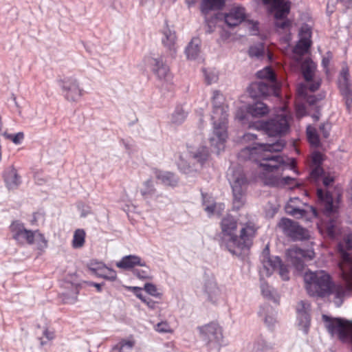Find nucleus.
Segmentation results:
<instances>
[{"label": "nucleus", "mask_w": 352, "mask_h": 352, "mask_svg": "<svg viewBox=\"0 0 352 352\" xmlns=\"http://www.w3.org/2000/svg\"><path fill=\"white\" fill-rule=\"evenodd\" d=\"M292 120V113L286 107H283L268 120L255 123L254 127L269 136L281 137L289 132Z\"/></svg>", "instance_id": "4"}, {"label": "nucleus", "mask_w": 352, "mask_h": 352, "mask_svg": "<svg viewBox=\"0 0 352 352\" xmlns=\"http://www.w3.org/2000/svg\"><path fill=\"white\" fill-rule=\"evenodd\" d=\"M258 228L252 221L241 223L239 235L236 234L234 245H233V248L236 252L230 253L233 255L239 256L242 254L243 251L249 250L253 245V241L257 234Z\"/></svg>", "instance_id": "7"}, {"label": "nucleus", "mask_w": 352, "mask_h": 352, "mask_svg": "<svg viewBox=\"0 0 352 352\" xmlns=\"http://www.w3.org/2000/svg\"><path fill=\"white\" fill-rule=\"evenodd\" d=\"M135 345L133 340H122L113 347V352H130Z\"/></svg>", "instance_id": "37"}, {"label": "nucleus", "mask_w": 352, "mask_h": 352, "mask_svg": "<svg viewBox=\"0 0 352 352\" xmlns=\"http://www.w3.org/2000/svg\"><path fill=\"white\" fill-rule=\"evenodd\" d=\"M307 138L311 146L318 148L320 146V141L316 129L309 125L306 130Z\"/></svg>", "instance_id": "31"}, {"label": "nucleus", "mask_w": 352, "mask_h": 352, "mask_svg": "<svg viewBox=\"0 0 352 352\" xmlns=\"http://www.w3.org/2000/svg\"><path fill=\"white\" fill-rule=\"evenodd\" d=\"M3 135L6 139L11 140L15 144H20L24 139V133L23 132H19L16 134H10L5 132Z\"/></svg>", "instance_id": "42"}, {"label": "nucleus", "mask_w": 352, "mask_h": 352, "mask_svg": "<svg viewBox=\"0 0 352 352\" xmlns=\"http://www.w3.org/2000/svg\"><path fill=\"white\" fill-rule=\"evenodd\" d=\"M261 292L263 296L266 297H270L272 296V292L270 289V287L267 284L263 283L261 285Z\"/></svg>", "instance_id": "59"}, {"label": "nucleus", "mask_w": 352, "mask_h": 352, "mask_svg": "<svg viewBox=\"0 0 352 352\" xmlns=\"http://www.w3.org/2000/svg\"><path fill=\"white\" fill-rule=\"evenodd\" d=\"M129 289L132 291L135 295L142 302L146 301V298L142 294V288L138 287H131Z\"/></svg>", "instance_id": "54"}, {"label": "nucleus", "mask_w": 352, "mask_h": 352, "mask_svg": "<svg viewBox=\"0 0 352 352\" xmlns=\"http://www.w3.org/2000/svg\"><path fill=\"white\" fill-rule=\"evenodd\" d=\"M292 21L289 19H278L275 21V26L282 30H289L292 27Z\"/></svg>", "instance_id": "46"}, {"label": "nucleus", "mask_w": 352, "mask_h": 352, "mask_svg": "<svg viewBox=\"0 0 352 352\" xmlns=\"http://www.w3.org/2000/svg\"><path fill=\"white\" fill-rule=\"evenodd\" d=\"M316 69V65L310 59L305 60L301 65L302 76L306 81H311Z\"/></svg>", "instance_id": "27"}, {"label": "nucleus", "mask_w": 352, "mask_h": 352, "mask_svg": "<svg viewBox=\"0 0 352 352\" xmlns=\"http://www.w3.org/2000/svg\"><path fill=\"white\" fill-rule=\"evenodd\" d=\"M203 71L207 85H210L217 80L218 76L216 74L213 72L208 73L206 69H204Z\"/></svg>", "instance_id": "52"}, {"label": "nucleus", "mask_w": 352, "mask_h": 352, "mask_svg": "<svg viewBox=\"0 0 352 352\" xmlns=\"http://www.w3.org/2000/svg\"><path fill=\"white\" fill-rule=\"evenodd\" d=\"M188 112L182 106H177L171 115V122L174 124L179 125L186 120Z\"/></svg>", "instance_id": "35"}, {"label": "nucleus", "mask_w": 352, "mask_h": 352, "mask_svg": "<svg viewBox=\"0 0 352 352\" xmlns=\"http://www.w3.org/2000/svg\"><path fill=\"white\" fill-rule=\"evenodd\" d=\"M206 291L208 294L210 300H216V296L219 294V289L216 283H210L206 287Z\"/></svg>", "instance_id": "43"}, {"label": "nucleus", "mask_w": 352, "mask_h": 352, "mask_svg": "<svg viewBox=\"0 0 352 352\" xmlns=\"http://www.w3.org/2000/svg\"><path fill=\"white\" fill-rule=\"evenodd\" d=\"M258 78L267 80L269 85H278L276 76L274 70L270 67H266L263 69L257 72Z\"/></svg>", "instance_id": "30"}, {"label": "nucleus", "mask_w": 352, "mask_h": 352, "mask_svg": "<svg viewBox=\"0 0 352 352\" xmlns=\"http://www.w3.org/2000/svg\"><path fill=\"white\" fill-rule=\"evenodd\" d=\"M290 11V6L288 2L284 1L278 7H270V12H274L275 20L287 19Z\"/></svg>", "instance_id": "29"}, {"label": "nucleus", "mask_w": 352, "mask_h": 352, "mask_svg": "<svg viewBox=\"0 0 352 352\" xmlns=\"http://www.w3.org/2000/svg\"><path fill=\"white\" fill-rule=\"evenodd\" d=\"M144 289L146 293L154 297L160 298L162 296V294L159 292L157 287L152 283H146Z\"/></svg>", "instance_id": "45"}, {"label": "nucleus", "mask_w": 352, "mask_h": 352, "mask_svg": "<svg viewBox=\"0 0 352 352\" xmlns=\"http://www.w3.org/2000/svg\"><path fill=\"white\" fill-rule=\"evenodd\" d=\"M104 265V264L102 262L91 261L89 265V269L97 276Z\"/></svg>", "instance_id": "51"}, {"label": "nucleus", "mask_w": 352, "mask_h": 352, "mask_svg": "<svg viewBox=\"0 0 352 352\" xmlns=\"http://www.w3.org/2000/svg\"><path fill=\"white\" fill-rule=\"evenodd\" d=\"M62 89L65 92V98L69 101H77L83 94L76 79L67 78L61 80Z\"/></svg>", "instance_id": "14"}, {"label": "nucleus", "mask_w": 352, "mask_h": 352, "mask_svg": "<svg viewBox=\"0 0 352 352\" xmlns=\"http://www.w3.org/2000/svg\"><path fill=\"white\" fill-rule=\"evenodd\" d=\"M340 195L334 198L329 191H324L321 188L317 189V197L318 203L322 208L324 214L329 218V222L327 223H322L321 229L327 231L330 237L335 236L336 221L334 218L338 213L339 208Z\"/></svg>", "instance_id": "5"}, {"label": "nucleus", "mask_w": 352, "mask_h": 352, "mask_svg": "<svg viewBox=\"0 0 352 352\" xmlns=\"http://www.w3.org/2000/svg\"><path fill=\"white\" fill-rule=\"evenodd\" d=\"M34 234L35 230L27 229L22 234L20 243L25 242L28 245H33L34 243Z\"/></svg>", "instance_id": "44"}, {"label": "nucleus", "mask_w": 352, "mask_h": 352, "mask_svg": "<svg viewBox=\"0 0 352 352\" xmlns=\"http://www.w3.org/2000/svg\"><path fill=\"white\" fill-rule=\"evenodd\" d=\"M341 275L346 287L335 284L331 276L324 270L307 271L304 274L305 287L312 297L324 298L334 294L342 302V298L352 291V256L343 252L339 263ZM327 329L331 334L337 333L342 342L350 338L352 344V320L341 318L329 319Z\"/></svg>", "instance_id": "1"}, {"label": "nucleus", "mask_w": 352, "mask_h": 352, "mask_svg": "<svg viewBox=\"0 0 352 352\" xmlns=\"http://www.w3.org/2000/svg\"><path fill=\"white\" fill-rule=\"evenodd\" d=\"M311 40H307V38H300L296 47H294V53L303 55L307 53L311 46Z\"/></svg>", "instance_id": "38"}, {"label": "nucleus", "mask_w": 352, "mask_h": 352, "mask_svg": "<svg viewBox=\"0 0 352 352\" xmlns=\"http://www.w3.org/2000/svg\"><path fill=\"white\" fill-rule=\"evenodd\" d=\"M164 38H162V43L164 47H167L171 55H173L176 52V35L174 32L170 30H166L163 32Z\"/></svg>", "instance_id": "25"}, {"label": "nucleus", "mask_w": 352, "mask_h": 352, "mask_svg": "<svg viewBox=\"0 0 352 352\" xmlns=\"http://www.w3.org/2000/svg\"><path fill=\"white\" fill-rule=\"evenodd\" d=\"M300 199L298 197L290 199L289 201L287 203L285 210L286 212L294 217L296 218H302L305 217L308 220L311 219L309 216L310 213L312 217H317L318 214L317 210L312 207L309 206L308 210L301 209L298 207L295 206V204L298 202Z\"/></svg>", "instance_id": "15"}, {"label": "nucleus", "mask_w": 352, "mask_h": 352, "mask_svg": "<svg viewBox=\"0 0 352 352\" xmlns=\"http://www.w3.org/2000/svg\"><path fill=\"white\" fill-rule=\"evenodd\" d=\"M296 114L298 118H300L306 115V109L303 104L296 105Z\"/></svg>", "instance_id": "56"}, {"label": "nucleus", "mask_w": 352, "mask_h": 352, "mask_svg": "<svg viewBox=\"0 0 352 352\" xmlns=\"http://www.w3.org/2000/svg\"><path fill=\"white\" fill-rule=\"evenodd\" d=\"M319 130L324 138H327L329 136L330 127L329 124L325 123L320 124Z\"/></svg>", "instance_id": "55"}, {"label": "nucleus", "mask_w": 352, "mask_h": 352, "mask_svg": "<svg viewBox=\"0 0 352 352\" xmlns=\"http://www.w3.org/2000/svg\"><path fill=\"white\" fill-rule=\"evenodd\" d=\"M263 271L267 276H270L274 271L278 270L280 276L283 280L289 279L287 267L282 263L279 257H268L263 261Z\"/></svg>", "instance_id": "11"}, {"label": "nucleus", "mask_w": 352, "mask_h": 352, "mask_svg": "<svg viewBox=\"0 0 352 352\" xmlns=\"http://www.w3.org/2000/svg\"><path fill=\"white\" fill-rule=\"evenodd\" d=\"M300 36L302 38H307V40H311V29L307 25L302 26L300 31Z\"/></svg>", "instance_id": "53"}, {"label": "nucleus", "mask_w": 352, "mask_h": 352, "mask_svg": "<svg viewBox=\"0 0 352 352\" xmlns=\"http://www.w3.org/2000/svg\"><path fill=\"white\" fill-rule=\"evenodd\" d=\"M288 254L292 258L293 264L297 269L303 267L302 259L311 260L315 253L311 250H303L298 247H293L288 250Z\"/></svg>", "instance_id": "16"}, {"label": "nucleus", "mask_w": 352, "mask_h": 352, "mask_svg": "<svg viewBox=\"0 0 352 352\" xmlns=\"http://www.w3.org/2000/svg\"><path fill=\"white\" fill-rule=\"evenodd\" d=\"M220 245L230 252H235L233 248L236 236L237 220L231 215L224 217L220 223Z\"/></svg>", "instance_id": "8"}, {"label": "nucleus", "mask_w": 352, "mask_h": 352, "mask_svg": "<svg viewBox=\"0 0 352 352\" xmlns=\"http://www.w3.org/2000/svg\"><path fill=\"white\" fill-rule=\"evenodd\" d=\"M307 82H309V89L312 91H315L316 90L318 89V88L320 86V80H314V78L312 79L311 81Z\"/></svg>", "instance_id": "58"}, {"label": "nucleus", "mask_w": 352, "mask_h": 352, "mask_svg": "<svg viewBox=\"0 0 352 352\" xmlns=\"http://www.w3.org/2000/svg\"><path fill=\"white\" fill-rule=\"evenodd\" d=\"M224 5V0H203L200 9L203 14H206L210 10H221Z\"/></svg>", "instance_id": "26"}, {"label": "nucleus", "mask_w": 352, "mask_h": 352, "mask_svg": "<svg viewBox=\"0 0 352 352\" xmlns=\"http://www.w3.org/2000/svg\"><path fill=\"white\" fill-rule=\"evenodd\" d=\"M36 250L41 253L45 252V249L48 247V241L45 236L44 234L41 233L39 230H35L34 234V243Z\"/></svg>", "instance_id": "33"}, {"label": "nucleus", "mask_w": 352, "mask_h": 352, "mask_svg": "<svg viewBox=\"0 0 352 352\" xmlns=\"http://www.w3.org/2000/svg\"><path fill=\"white\" fill-rule=\"evenodd\" d=\"M203 204L205 206V210L210 215L215 213L217 210L218 213L224 210L223 204H217L213 199L206 193H202Z\"/></svg>", "instance_id": "23"}, {"label": "nucleus", "mask_w": 352, "mask_h": 352, "mask_svg": "<svg viewBox=\"0 0 352 352\" xmlns=\"http://www.w3.org/2000/svg\"><path fill=\"white\" fill-rule=\"evenodd\" d=\"M285 146L283 140L273 144H258L256 146L245 147L238 155L241 160H251L258 164V177L265 185L278 186L283 185L298 186L296 181L290 177H281L285 162L283 157L274 155L272 152H280Z\"/></svg>", "instance_id": "2"}, {"label": "nucleus", "mask_w": 352, "mask_h": 352, "mask_svg": "<svg viewBox=\"0 0 352 352\" xmlns=\"http://www.w3.org/2000/svg\"><path fill=\"white\" fill-rule=\"evenodd\" d=\"M151 70L157 78L162 83L168 85L173 84V75L170 68L166 65L161 58L151 59Z\"/></svg>", "instance_id": "13"}, {"label": "nucleus", "mask_w": 352, "mask_h": 352, "mask_svg": "<svg viewBox=\"0 0 352 352\" xmlns=\"http://www.w3.org/2000/svg\"><path fill=\"white\" fill-rule=\"evenodd\" d=\"M191 157L201 165L209 158V152L206 146H201L197 151L190 152Z\"/></svg>", "instance_id": "32"}, {"label": "nucleus", "mask_w": 352, "mask_h": 352, "mask_svg": "<svg viewBox=\"0 0 352 352\" xmlns=\"http://www.w3.org/2000/svg\"><path fill=\"white\" fill-rule=\"evenodd\" d=\"M228 180L232 191L233 207L239 210L245 204L249 181L241 169L232 170Z\"/></svg>", "instance_id": "6"}, {"label": "nucleus", "mask_w": 352, "mask_h": 352, "mask_svg": "<svg viewBox=\"0 0 352 352\" xmlns=\"http://www.w3.org/2000/svg\"><path fill=\"white\" fill-rule=\"evenodd\" d=\"M247 110L250 114L256 118L263 117L270 111L269 107L262 102H256L250 104Z\"/></svg>", "instance_id": "24"}, {"label": "nucleus", "mask_w": 352, "mask_h": 352, "mask_svg": "<svg viewBox=\"0 0 352 352\" xmlns=\"http://www.w3.org/2000/svg\"><path fill=\"white\" fill-rule=\"evenodd\" d=\"M154 329L159 333H173V329L166 321L157 323Z\"/></svg>", "instance_id": "48"}, {"label": "nucleus", "mask_w": 352, "mask_h": 352, "mask_svg": "<svg viewBox=\"0 0 352 352\" xmlns=\"http://www.w3.org/2000/svg\"><path fill=\"white\" fill-rule=\"evenodd\" d=\"M256 139V135L250 133H245L243 137V140L244 142L255 140Z\"/></svg>", "instance_id": "61"}, {"label": "nucleus", "mask_w": 352, "mask_h": 352, "mask_svg": "<svg viewBox=\"0 0 352 352\" xmlns=\"http://www.w3.org/2000/svg\"><path fill=\"white\" fill-rule=\"evenodd\" d=\"M43 336L48 340H52L55 338L54 331L45 329L43 331Z\"/></svg>", "instance_id": "60"}, {"label": "nucleus", "mask_w": 352, "mask_h": 352, "mask_svg": "<svg viewBox=\"0 0 352 352\" xmlns=\"http://www.w3.org/2000/svg\"><path fill=\"white\" fill-rule=\"evenodd\" d=\"M330 61L331 60L329 57H323L322 60V65L327 73L328 72L329 70V65L330 64Z\"/></svg>", "instance_id": "62"}, {"label": "nucleus", "mask_w": 352, "mask_h": 352, "mask_svg": "<svg viewBox=\"0 0 352 352\" xmlns=\"http://www.w3.org/2000/svg\"><path fill=\"white\" fill-rule=\"evenodd\" d=\"M145 266V262L136 255H128L122 258V259L116 263L118 268L128 270L133 268L135 266Z\"/></svg>", "instance_id": "21"}, {"label": "nucleus", "mask_w": 352, "mask_h": 352, "mask_svg": "<svg viewBox=\"0 0 352 352\" xmlns=\"http://www.w3.org/2000/svg\"><path fill=\"white\" fill-rule=\"evenodd\" d=\"M145 269L140 270L136 269L133 271V274L140 279H148L150 278V270L148 267L144 266Z\"/></svg>", "instance_id": "49"}, {"label": "nucleus", "mask_w": 352, "mask_h": 352, "mask_svg": "<svg viewBox=\"0 0 352 352\" xmlns=\"http://www.w3.org/2000/svg\"><path fill=\"white\" fill-rule=\"evenodd\" d=\"M97 276L108 280L114 281L117 278V273L114 270L109 268L104 265Z\"/></svg>", "instance_id": "39"}, {"label": "nucleus", "mask_w": 352, "mask_h": 352, "mask_svg": "<svg viewBox=\"0 0 352 352\" xmlns=\"http://www.w3.org/2000/svg\"><path fill=\"white\" fill-rule=\"evenodd\" d=\"M245 18V9L241 7L232 8L228 14H225L226 23L229 27H234L239 25Z\"/></svg>", "instance_id": "19"}, {"label": "nucleus", "mask_w": 352, "mask_h": 352, "mask_svg": "<svg viewBox=\"0 0 352 352\" xmlns=\"http://www.w3.org/2000/svg\"><path fill=\"white\" fill-rule=\"evenodd\" d=\"M3 179L6 187L9 190H14L21 184V177L17 173V170L13 167L6 170L3 175Z\"/></svg>", "instance_id": "20"}, {"label": "nucleus", "mask_w": 352, "mask_h": 352, "mask_svg": "<svg viewBox=\"0 0 352 352\" xmlns=\"http://www.w3.org/2000/svg\"><path fill=\"white\" fill-rule=\"evenodd\" d=\"M344 243L346 250H351L352 249V239L349 236H347L346 239H345Z\"/></svg>", "instance_id": "64"}, {"label": "nucleus", "mask_w": 352, "mask_h": 352, "mask_svg": "<svg viewBox=\"0 0 352 352\" xmlns=\"http://www.w3.org/2000/svg\"><path fill=\"white\" fill-rule=\"evenodd\" d=\"M199 331L205 339L208 340V343L212 342L219 343L223 338L221 327L214 322L199 327Z\"/></svg>", "instance_id": "18"}, {"label": "nucleus", "mask_w": 352, "mask_h": 352, "mask_svg": "<svg viewBox=\"0 0 352 352\" xmlns=\"http://www.w3.org/2000/svg\"><path fill=\"white\" fill-rule=\"evenodd\" d=\"M312 181L315 182H319L321 181L322 184L325 187H328L333 182L334 179H333V177H331L329 173L326 174L324 172V173L320 176V177L318 180H312Z\"/></svg>", "instance_id": "50"}, {"label": "nucleus", "mask_w": 352, "mask_h": 352, "mask_svg": "<svg viewBox=\"0 0 352 352\" xmlns=\"http://www.w3.org/2000/svg\"><path fill=\"white\" fill-rule=\"evenodd\" d=\"M310 304L308 302L301 300L300 301L296 307V310L298 314L305 316V318H307V312L309 310Z\"/></svg>", "instance_id": "47"}, {"label": "nucleus", "mask_w": 352, "mask_h": 352, "mask_svg": "<svg viewBox=\"0 0 352 352\" xmlns=\"http://www.w3.org/2000/svg\"><path fill=\"white\" fill-rule=\"evenodd\" d=\"M212 111L211 119L213 125L212 134L209 138L211 146L219 153L225 147L228 138V111L226 98L219 91H214L212 98Z\"/></svg>", "instance_id": "3"}, {"label": "nucleus", "mask_w": 352, "mask_h": 352, "mask_svg": "<svg viewBox=\"0 0 352 352\" xmlns=\"http://www.w3.org/2000/svg\"><path fill=\"white\" fill-rule=\"evenodd\" d=\"M248 52L251 57L261 58L265 54V46L263 43H258L250 47Z\"/></svg>", "instance_id": "41"}, {"label": "nucleus", "mask_w": 352, "mask_h": 352, "mask_svg": "<svg viewBox=\"0 0 352 352\" xmlns=\"http://www.w3.org/2000/svg\"><path fill=\"white\" fill-rule=\"evenodd\" d=\"M199 45L200 41L198 38H194L191 40L186 50L188 58H196L200 52Z\"/></svg>", "instance_id": "34"}, {"label": "nucleus", "mask_w": 352, "mask_h": 352, "mask_svg": "<svg viewBox=\"0 0 352 352\" xmlns=\"http://www.w3.org/2000/svg\"><path fill=\"white\" fill-rule=\"evenodd\" d=\"M9 230L12 233V239L17 242H21V236L27 229L22 222L19 220H14L10 225Z\"/></svg>", "instance_id": "28"}, {"label": "nucleus", "mask_w": 352, "mask_h": 352, "mask_svg": "<svg viewBox=\"0 0 352 352\" xmlns=\"http://www.w3.org/2000/svg\"><path fill=\"white\" fill-rule=\"evenodd\" d=\"M248 91L252 98L265 97L267 96H278L280 88L279 86L269 85L265 82H254L250 84Z\"/></svg>", "instance_id": "10"}, {"label": "nucleus", "mask_w": 352, "mask_h": 352, "mask_svg": "<svg viewBox=\"0 0 352 352\" xmlns=\"http://www.w3.org/2000/svg\"><path fill=\"white\" fill-rule=\"evenodd\" d=\"M157 179L165 186L175 187L177 185L179 179L174 173L168 171L157 170L155 172Z\"/></svg>", "instance_id": "22"}, {"label": "nucleus", "mask_w": 352, "mask_h": 352, "mask_svg": "<svg viewBox=\"0 0 352 352\" xmlns=\"http://www.w3.org/2000/svg\"><path fill=\"white\" fill-rule=\"evenodd\" d=\"M155 192V188L154 187L153 181L148 179L143 183V188L140 190L142 196L146 199L149 196L153 195Z\"/></svg>", "instance_id": "40"}, {"label": "nucleus", "mask_w": 352, "mask_h": 352, "mask_svg": "<svg viewBox=\"0 0 352 352\" xmlns=\"http://www.w3.org/2000/svg\"><path fill=\"white\" fill-rule=\"evenodd\" d=\"M324 156L319 151H314L310 156V179L311 180H318L320 175L324 173V169L322 167Z\"/></svg>", "instance_id": "17"}, {"label": "nucleus", "mask_w": 352, "mask_h": 352, "mask_svg": "<svg viewBox=\"0 0 352 352\" xmlns=\"http://www.w3.org/2000/svg\"><path fill=\"white\" fill-rule=\"evenodd\" d=\"M285 0H263V4L270 7H278Z\"/></svg>", "instance_id": "57"}, {"label": "nucleus", "mask_w": 352, "mask_h": 352, "mask_svg": "<svg viewBox=\"0 0 352 352\" xmlns=\"http://www.w3.org/2000/svg\"><path fill=\"white\" fill-rule=\"evenodd\" d=\"M338 84L340 93L345 100L347 109L349 111L352 105V89L349 80V71L346 66L342 68Z\"/></svg>", "instance_id": "12"}, {"label": "nucleus", "mask_w": 352, "mask_h": 352, "mask_svg": "<svg viewBox=\"0 0 352 352\" xmlns=\"http://www.w3.org/2000/svg\"><path fill=\"white\" fill-rule=\"evenodd\" d=\"M143 302L152 309H155L156 307V302L150 298H146V301Z\"/></svg>", "instance_id": "63"}, {"label": "nucleus", "mask_w": 352, "mask_h": 352, "mask_svg": "<svg viewBox=\"0 0 352 352\" xmlns=\"http://www.w3.org/2000/svg\"><path fill=\"white\" fill-rule=\"evenodd\" d=\"M278 226L287 237L293 241H302L309 238V231L290 219L282 218Z\"/></svg>", "instance_id": "9"}, {"label": "nucleus", "mask_w": 352, "mask_h": 352, "mask_svg": "<svg viewBox=\"0 0 352 352\" xmlns=\"http://www.w3.org/2000/svg\"><path fill=\"white\" fill-rule=\"evenodd\" d=\"M86 232L83 229L75 230L72 241V247L75 249L81 248L85 243Z\"/></svg>", "instance_id": "36"}]
</instances>
